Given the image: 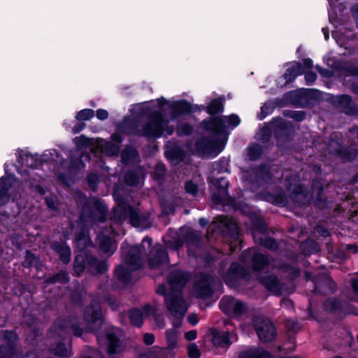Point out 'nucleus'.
<instances>
[{
	"instance_id": "1",
	"label": "nucleus",
	"mask_w": 358,
	"mask_h": 358,
	"mask_svg": "<svg viewBox=\"0 0 358 358\" xmlns=\"http://www.w3.org/2000/svg\"><path fill=\"white\" fill-rule=\"evenodd\" d=\"M164 123L162 113L160 111H154L148 115V120L141 129L140 122L136 119L129 120L126 125L134 135L148 139H156L162 137L164 134Z\"/></svg>"
},
{
	"instance_id": "2",
	"label": "nucleus",
	"mask_w": 358,
	"mask_h": 358,
	"mask_svg": "<svg viewBox=\"0 0 358 358\" xmlns=\"http://www.w3.org/2000/svg\"><path fill=\"white\" fill-rule=\"evenodd\" d=\"M250 278V271L238 262H232L222 277L225 285L230 288L239 286L241 280L248 281Z\"/></svg>"
},
{
	"instance_id": "3",
	"label": "nucleus",
	"mask_w": 358,
	"mask_h": 358,
	"mask_svg": "<svg viewBox=\"0 0 358 358\" xmlns=\"http://www.w3.org/2000/svg\"><path fill=\"white\" fill-rule=\"evenodd\" d=\"M148 244V248L152 245V238L148 236L144 237L141 244L131 245L124 255V262L131 271H137L143 266L142 252L145 250L144 244Z\"/></svg>"
},
{
	"instance_id": "4",
	"label": "nucleus",
	"mask_w": 358,
	"mask_h": 358,
	"mask_svg": "<svg viewBox=\"0 0 358 358\" xmlns=\"http://www.w3.org/2000/svg\"><path fill=\"white\" fill-rule=\"evenodd\" d=\"M224 116H210L203 119L200 123V127L210 136L227 140L228 131L224 120Z\"/></svg>"
},
{
	"instance_id": "5",
	"label": "nucleus",
	"mask_w": 358,
	"mask_h": 358,
	"mask_svg": "<svg viewBox=\"0 0 358 358\" xmlns=\"http://www.w3.org/2000/svg\"><path fill=\"white\" fill-rule=\"evenodd\" d=\"M252 324L259 341L264 343L273 341L277 336L276 328L271 320L263 317H255Z\"/></svg>"
},
{
	"instance_id": "6",
	"label": "nucleus",
	"mask_w": 358,
	"mask_h": 358,
	"mask_svg": "<svg viewBox=\"0 0 358 358\" xmlns=\"http://www.w3.org/2000/svg\"><path fill=\"white\" fill-rule=\"evenodd\" d=\"M83 318L93 330L99 331L103 323V316L100 301L98 299H92L86 306L83 313Z\"/></svg>"
},
{
	"instance_id": "7",
	"label": "nucleus",
	"mask_w": 358,
	"mask_h": 358,
	"mask_svg": "<svg viewBox=\"0 0 358 358\" xmlns=\"http://www.w3.org/2000/svg\"><path fill=\"white\" fill-rule=\"evenodd\" d=\"M164 302L167 310L173 318L177 319L178 315H180V317H184L187 312V307L185 306V300L182 296V292H169Z\"/></svg>"
},
{
	"instance_id": "8",
	"label": "nucleus",
	"mask_w": 358,
	"mask_h": 358,
	"mask_svg": "<svg viewBox=\"0 0 358 358\" xmlns=\"http://www.w3.org/2000/svg\"><path fill=\"white\" fill-rule=\"evenodd\" d=\"M327 101L334 107L341 109V112L345 115H358V106L353 101L352 96L349 94L331 95Z\"/></svg>"
},
{
	"instance_id": "9",
	"label": "nucleus",
	"mask_w": 358,
	"mask_h": 358,
	"mask_svg": "<svg viewBox=\"0 0 358 358\" xmlns=\"http://www.w3.org/2000/svg\"><path fill=\"white\" fill-rule=\"evenodd\" d=\"M269 124L273 127V135L278 145L292 141L293 137V129L291 125L285 122L280 117L273 118Z\"/></svg>"
},
{
	"instance_id": "10",
	"label": "nucleus",
	"mask_w": 358,
	"mask_h": 358,
	"mask_svg": "<svg viewBox=\"0 0 358 358\" xmlns=\"http://www.w3.org/2000/svg\"><path fill=\"white\" fill-rule=\"evenodd\" d=\"M313 292L315 294L328 295L337 290V285L331 277L325 273H320L313 276Z\"/></svg>"
},
{
	"instance_id": "11",
	"label": "nucleus",
	"mask_w": 358,
	"mask_h": 358,
	"mask_svg": "<svg viewBox=\"0 0 358 358\" xmlns=\"http://www.w3.org/2000/svg\"><path fill=\"white\" fill-rule=\"evenodd\" d=\"M148 255V265L150 269L160 268L169 262V256L166 248L160 244L150 247Z\"/></svg>"
},
{
	"instance_id": "12",
	"label": "nucleus",
	"mask_w": 358,
	"mask_h": 358,
	"mask_svg": "<svg viewBox=\"0 0 358 358\" xmlns=\"http://www.w3.org/2000/svg\"><path fill=\"white\" fill-rule=\"evenodd\" d=\"M214 282L215 278L211 273L201 272L194 286L197 296L201 299L210 298L214 293Z\"/></svg>"
},
{
	"instance_id": "13",
	"label": "nucleus",
	"mask_w": 358,
	"mask_h": 358,
	"mask_svg": "<svg viewBox=\"0 0 358 358\" xmlns=\"http://www.w3.org/2000/svg\"><path fill=\"white\" fill-rule=\"evenodd\" d=\"M242 259L245 262L248 261V259H250V267L254 272L264 271L270 264L268 257L266 255L253 251L250 248L242 252Z\"/></svg>"
},
{
	"instance_id": "14",
	"label": "nucleus",
	"mask_w": 358,
	"mask_h": 358,
	"mask_svg": "<svg viewBox=\"0 0 358 358\" xmlns=\"http://www.w3.org/2000/svg\"><path fill=\"white\" fill-rule=\"evenodd\" d=\"M208 182L215 189L212 195L213 200L217 203H223L224 197L228 195L229 181L224 177H212L208 178Z\"/></svg>"
},
{
	"instance_id": "15",
	"label": "nucleus",
	"mask_w": 358,
	"mask_h": 358,
	"mask_svg": "<svg viewBox=\"0 0 358 358\" xmlns=\"http://www.w3.org/2000/svg\"><path fill=\"white\" fill-rule=\"evenodd\" d=\"M57 327L64 332L71 331L73 336L80 337L83 329L80 327L78 318L75 315L60 317L57 319Z\"/></svg>"
},
{
	"instance_id": "16",
	"label": "nucleus",
	"mask_w": 358,
	"mask_h": 358,
	"mask_svg": "<svg viewBox=\"0 0 358 358\" xmlns=\"http://www.w3.org/2000/svg\"><path fill=\"white\" fill-rule=\"evenodd\" d=\"M189 278V273L180 269L171 271L167 275V282L171 286V290L176 292H182Z\"/></svg>"
},
{
	"instance_id": "17",
	"label": "nucleus",
	"mask_w": 358,
	"mask_h": 358,
	"mask_svg": "<svg viewBox=\"0 0 358 358\" xmlns=\"http://www.w3.org/2000/svg\"><path fill=\"white\" fill-rule=\"evenodd\" d=\"M85 213H88L89 216L96 218L101 222H105L106 220L108 208L101 199H96L92 206L89 203H85L83 208Z\"/></svg>"
},
{
	"instance_id": "18",
	"label": "nucleus",
	"mask_w": 358,
	"mask_h": 358,
	"mask_svg": "<svg viewBox=\"0 0 358 358\" xmlns=\"http://www.w3.org/2000/svg\"><path fill=\"white\" fill-rule=\"evenodd\" d=\"M117 205L113 209L112 220L117 224H122L128 218L132 206L123 197L116 199Z\"/></svg>"
},
{
	"instance_id": "19",
	"label": "nucleus",
	"mask_w": 358,
	"mask_h": 358,
	"mask_svg": "<svg viewBox=\"0 0 358 358\" xmlns=\"http://www.w3.org/2000/svg\"><path fill=\"white\" fill-rule=\"evenodd\" d=\"M348 304L336 297L330 296L322 303V309L328 313L348 314L350 313Z\"/></svg>"
},
{
	"instance_id": "20",
	"label": "nucleus",
	"mask_w": 358,
	"mask_h": 358,
	"mask_svg": "<svg viewBox=\"0 0 358 358\" xmlns=\"http://www.w3.org/2000/svg\"><path fill=\"white\" fill-rule=\"evenodd\" d=\"M208 334L213 345L217 348L228 349L232 344L229 331H220L215 327H211L208 330Z\"/></svg>"
},
{
	"instance_id": "21",
	"label": "nucleus",
	"mask_w": 358,
	"mask_h": 358,
	"mask_svg": "<svg viewBox=\"0 0 358 358\" xmlns=\"http://www.w3.org/2000/svg\"><path fill=\"white\" fill-rule=\"evenodd\" d=\"M289 198L295 206L299 207H306L310 205V197L306 188L301 184L294 187L289 194Z\"/></svg>"
},
{
	"instance_id": "22",
	"label": "nucleus",
	"mask_w": 358,
	"mask_h": 358,
	"mask_svg": "<svg viewBox=\"0 0 358 358\" xmlns=\"http://www.w3.org/2000/svg\"><path fill=\"white\" fill-rule=\"evenodd\" d=\"M260 196L264 201L275 206H285L287 203V196L283 189L280 187H276L274 192L262 190L260 192Z\"/></svg>"
},
{
	"instance_id": "23",
	"label": "nucleus",
	"mask_w": 358,
	"mask_h": 358,
	"mask_svg": "<svg viewBox=\"0 0 358 358\" xmlns=\"http://www.w3.org/2000/svg\"><path fill=\"white\" fill-rule=\"evenodd\" d=\"M50 248L59 256V261L65 265L70 263L71 259V250L66 241H53Z\"/></svg>"
},
{
	"instance_id": "24",
	"label": "nucleus",
	"mask_w": 358,
	"mask_h": 358,
	"mask_svg": "<svg viewBox=\"0 0 358 358\" xmlns=\"http://www.w3.org/2000/svg\"><path fill=\"white\" fill-rule=\"evenodd\" d=\"M15 176L6 174L0 178V207L6 205L10 199L9 190L13 186Z\"/></svg>"
},
{
	"instance_id": "25",
	"label": "nucleus",
	"mask_w": 358,
	"mask_h": 358,
	"mask_svg": "<svg viewBox=\"0 0 358 358\" xmlns=\"http://www.w3.org/2000/svg\"><path fill=\"white\" fill-rule=\"evenodd\" d=\"M108 265L106 260H100L90 252L87 264V272L96 275H102L107 273Z\"/></svg>"
},
{
	"instance_id": "26",
	"label": "nucleus",
	"mask_w": 358,
	"mask_h": 358,
	"mask_svg": "<svg viewBox=\"0 0 358 358\" xmlns=\"http://www.w3.org/2000/svg\"><path fill=\"white\" fill-rule=\"evenodd\" d=\"M172 119L191 114L192 104L186 99L174 101L169 104Z\"/></svg>"
},
{
	"instance_id": "27",
	"label": "nucleus",
	"mask_w": 358,
	"mask_h": 358,
	"mask_svg": "<svg viewBox=\"0 0 358 358\" xmlns=\"http://www.w3.org/2000/svg\"><path fill=\"white\" fill-rule=\"evenodd\" d=\"M90 250L80 252L76 255L73 263V270L74 275L80 276L85 271H87L88 259L90 255Z\"/></svg>"
},
{
	"instance_id": "28",
	"label": "nucleus",
	"mask_w": 358,
	"mask_h": 358,
	"mask_svg": "<svg viewBox=\"0 0 358 358\" xmlns=\"http://www.w3.org/2000/svg\"><path fill=\"white\" fill-rule=\"evenodd\" d=\"M255 178L257 184H270L272 181L273 175L269 167L264 163L260 164L254 170Z\"/></svg>"
},
{
	"instance_id": "29",
	"label": "nucleus",
	"mask_w": 358,
	"mask_h": 358,
	"mask_svg": "<svg viewBox=\"0 0 358 358\" xmlns=\"http://www.w3.org/2000/svg\"><path fill=\"white\" fill-rule=\"evenodd\" d=\"M259 281L268 292L278 295L280 294L281 285L276 275H262L259 277Z\"/></svg>"
},
{
	"instance_id": "30",
	"label": "nucleus",
	"mask_w": 358,
	"mask_h": 358,
	"mask_svg": "<svg viewBox=\"0 0 358 358\" xmlns=\"http://www.w3.org/2000/svg\"><path fill=\"white\" fill-rule=\"evenodd\" d=\"M338 148L335 149L334 154L345 162H352L355 160L358 155V151L356 148L351 146H342L338 142H336Z\"/></svg>"
},
{
	"instance_id": "31",
	"label": "nucleus",
	"mask_w": 358,
	"mask_h": 358,
	"mask_svg": "<svg viewBox=\"0 0 358 358\" xmlns=\"http://www.w3.org/2000/svg\"><path fill=\"white\" fill-rule=\"evenodd\" d=\"M224 96L213 99L206 106V112L210 116H216L217 114H221L224 110Z\"/></svg>"
},
{
	"instance_id": "32",
	"label": "nucleus",
	"mask_w": 358,
	"mask_h": 358,
	"mask_svg": "<svg viewBox=\"0 0 358 358\" xmlns=\"http://www.w3.org/2000/svg\"><path fill=\"white\" fill-rule=\"evenodd\" d=\"M304 73V68L300 62H294L292 65L288 67L282 77L285 80V84L292 83L297 76Z\"/></svg>"
},
{
	"instance_id": "33",
	"label": "nucleus",
	"mask_w": 358,
	"mask_h": 358,
	"mask_svg": "<svg viewBox=\"0 0 358 358\" xmlns=\"http://www.w3.org/2000/svg\"><path fill=\"white\" fill-rule=\"evenodd\" d=\"M106 338L108 342L107 352L108 355H115L121 352V341L115 333H107Z\"/></svg>"
},
{
	"instance_id": "34",
	"label": "nucleus",
	"mask_w": 358,
	"mask_h": 358,
	"mask_svg": "<svg viewBox=\"0 0 358 358\" xmlns=\"http://www.w3.org/2000/svg\"><path fill=\"white\" fill-rule=\"evenodd\" d=\"M92 243L91 238L87 235V231L84 228L80 229L75 233L76 247L80 251H86L87 246Z\"/></svg>"
},
{
	"instance_id": "35",
	"label": "nucleus",
	"mask_w": 358,
	"mask_h": 358,
	"mask_svg": "<svg viewBox=\"0 0 358 358\" xmlns=\"http://www.w3.org/2000/svg\"><path fill=\"white\" fill-rule=\"evenodd\" d=\"M164 154L166 159L173 162L178 163L185 157V150L178 145L168 148Z\"/></svg>"
},
{
	"instance_id": "36",
	"label": "nucleus",
	"mask_w": 358,
	"mask_h": 358,
	"mask_svg": "<svg viewBox=\"0 0 358 358\" xmlns=\"http://www.w3.org/2000/svg\"><path fill=\"white\" fill-rule=\"evenodd\" d=\"M238 358H273L271 352L263 348H250L241 351Z\"/></svg>"
},
{
	"instance_id": "37",
	"label": "nucleus",
	"mask_w": 358,
	"mask_h": 358,
	"mask_svg": "<svg viewBox=\"0 0 358 358\" xmlns=\"http://www.w3.org/2000/svg\"><path fill=\"white\" fill-rule=\"evenodd\" d=\"M283 101L276 99L274 101H268L261 107L260 113L258 114V119L263 120L267 115L271 114L276 107L282 106Z\"/></svg>"
},
{
	"instance_id": "38",
	"label": "nucleus",
	"mask_w": 358,
	"mask_h": 358,
	"mask_svg": "<svg viewBox=\"0 0 358 358\" xmlns=\"http://www.w3.org/2000/svg\"><path fill=\"white\" fill-rule=\"evenodd\" d=\"M137 158H139L137 149L130 145H126L121 152V162L124 164L133 163Z\"/></svg>"
},
{
	"instance_id": "39",
	"label": "nucleus",
	"mask_w": 358,
	"mask_h": 358,
	"mask_svg": "<svg viewBox=\"0 0 358 358\" xmlns=\"http://www.w3.org/2000/svg\"><path fill=\"white\" fill-rule=\"evenodd\" d=\"M71 278L67 271L61 270L54 275L46 277L44 280V283L46 285H55L56 283L65 285L69 282Z\"/></svg>"
},
{
	"instance_id": "40",
	"label": "nucleus",
	"mask_w": 358,
	"mask_h": 358,
	"mask_svg": "<svg viewBox=\"0 0 358 358\" xmlns=\"http://www.w3.org/2000/svg\"><path fill=\"white\" fill-rule=\"evenodd\" d=\"M223 234L224 236L229 237L232 241H237L240 236V229L238 224L232 220H227L224 224Z\"/></svg>"
},
{
	"instance_id": "41",
	"label": "nucleus",
	"mask_w": 358,
	"mask_h": 358,
	"mask_svg": "<svg viewBox=\"0 0 358 358\" xmlns=\"http://www.w3.org/2000/svg\"><path fill=\"white\" fill-rule=\"evenodd\" d=\"M22 266L25 268H30L31 267L38 268L41 266V259L30 250H26L24 259L22 262Z\"/></svg>"
},
{
	"instance_id": "42",
	"label": "nucleus",
	"mask_w": 358,
	"mask_h": 358,
	"mask_svg": "<svg viewBox=\"0 0 358 358\" xmlns=\"http://www.w3.org/2000/svg\"><path fill=\"white\" fill-rule=\"evenodd\" d=\"M2 339L6 343V346L10 350L17 351V342L19 336L14 330H4L2 332Z\"/></svg>"
},
{
	"instance_id": "43",
	"label": "nucleus",
	"mask_w": 358,
	"mask_h": 358,
	"mask_svg": "<svg viewBox=\"0 0 358 358\" xmlns=\"http://www.w3.org/2000/svg\"><path fill=\"white\" fill-rule=\"evenodd\" d=\"M217 141V138L214 140L210 136H203L196 141L195 145L199 152L206 153L210 152Z\"/></svg>"
},
{
	"instance_id": "44",
	"label": "nucleus",
	"mask_w": 358,
	"mask_h": 358,
	"mask_svg": "<svg viewBox=\"0 0 358 358\" xmlns=\"http://www.w3.org/2000/svg\"><path fill=\"white\" fill-rule=\"evenodd\" d=\"M131 270L122 265H118L114 270V275L122 283L129 284L131 279Z\"/></svg>"
},
{
	"instance_id": "45",
	"label": "nucleus",
	"mask_w": 358,
	"mask_h": 358,
	"mask_svg": "<svg viewBox=\"0 0 358 358\" xmlns=\"http://www.w3.org/2000/svg\"><path fill=\"white\" fill-rule=\"evenodd\" d=\"M130 323L136 327H141L143 324V313L138 308H131L128 311Z\"/></svg>"
},
{
	"instance_id": "46",
	"label": "nucleus",
	"mask_w": 358,
	"mask_h": 358,
	"mask_svg": "<svg viewBox=\"0 0 358 358\" xmlns=\"http://www.w3.org/2000/svg\"><path fill=\"white\" fill-rule=\"evenodd\" d=\"M263 152V146L257 143H254L248 147V159L252 162H255L260 159Z\"/></svg>"
},
{
	"instance_id": "47",
	"label": "nucleus",
	"mask_w": 358,
	"mask_h": 358,
	"mask_svg": "<svg viewBox=\"0 0 358 358\" xmlns=\"http://www.w3.org/2000/svg\"><path fill=\"white\" fill-rule=\"evenodd\" d=\"M236 299L232 296H224L219 302L220 309L227 316L230 315Z\"/></svg>"
},
{
	"instance_id": "48",
	"label": "nucleus",
	"mask_w": 358,
	"mask_h": 358,
	"mask_svg": "<svg viewBox=\"0 0 358 358\" xmlns=\"http://www.w3.org/2000/svg\"><path fill=\"white\" fill-rule=\"evenodd\" d=\"M113 239L109 236H103L99 239V249L104 254L111 256L115 250L112 249Z\"/></svg>"
},
{
	"instance_id": "49",
	"label": "nucleus",
	"mask_w": 358,
	"mask_h": 358,
	"mask_svg": "<svg viewBox=\"0 0 358 358\" xmlns=\"http://www.w3.org/2000/svg\"><path fill=\"white\" fill-rule=\"evenodd\" d=\"M18 161L31 168H35L41 164V162L31 153L20 155Z\"/></svg>"
},
{
	"instance_id": "50",
	"label": "nucleus",
	"mask_w": 358,
	"mask_h": 358,
	"mask_svg": "<svg viewBox=\"0 0 358 358\" xmlns=\"http://www.w3.org/2000/svg\"><path fill=\"white\" fill-rule=\"evenodd\" d=\"M230 160L226 157H222L218 161L213 164V169L217 173H230L229 171Z\"/></svg>"
},
{
	"instance_id": "51",
	"label": "nucleus",
	"mask_w": 358,
	"mask_h": 358,
	"mask_svg": "<svg viewBox=\"0 0 358 358\" xmlns=\"http://www.w3.org/2000/svg\"><path fill=\"white\" fill-rule=\"evenodd\" d=\"M280 268L282 271L289 273L291 278L294 279L298 278L301 274V268L296 264H291L285 262L280 265Z\"/></svg>"
},
{
	"instance_id": "52",
	"label": "nucleus",
	"mask_w": 358,
	"mask_h": 358,
	"mask_svg": "<svg viewBox=\"0 0 358 358\" xmlns=\"http://www.w3.org/2000/svg\"><path fill=\"white\" fill-rule=\"evenodd\" d=\"M167 348L173 350L177 347L178 331L174 329H167L166 331Z\"/></svg>"
},
{
	"instance_id": "53",
	"label": "nucleus",
	"mask_w": 358,
	"mask_h": 358,
	"mask_svg": "<svg viewBox=\"0 0 358 358\" xmlns=\"http://www.w3.org/2000/svg\"><path fill=\"white\" fill-rule=\"evenodd\" d=\"M128 218L131 226L138 227L144 220V217L141 215L139 210L132 206L131 211L129 213Z\"/></svg>"
},
{
	"instance_id": "54",
	"label": "nucleus",
	"mask_w": 358,
	"mask_h": 358,
	"mask_svg": "<svg viewBox=\"0 0 358 358\" xmlns=\"http://www.w3.org/2000/svg\"><path fill=\"white\" fill-rule=\"evenodd\" d=\"M246 312L247 307L245 306V303L241 301L236 300L229 317L238 318L242 316Z\"/></svg>"
},
{
	"instance_id": "55",
	"label": "nucleus",
	"mask_w": 358,
	"mask_h": 358,
	"mask_svg": "<svg viewBox=\"0 0 358 358\" xmlns=\"http://www.w3.org/2000/svg\"><path fill=\"white\" fill-rule=\"evenodd\" d=\"M193 131L194 127L187 122L179 124L176 127V134L179 137L190 136Z\"/></svg>"
},
{
	"instance_id": "56",
	"label": "nucleus",
	"mask_w": 358,
	"mask_h": 358,
	"mask_svg": "<svg viewBox=\"0 0 358 358\" xmlns=\"http://www.w3.org/2000/svg\"><path fill=\"white\" fill-rule=\"evenodd\" d=\"M252 229L255 231H257L259 234H266L268 233L267 224L261 217H257L255 218L252 220Z\"/></svg>"
},
{
	"instance_id": "57",
	"label": "nucleus",
	"mask_w": 358,
	"mask_h": 358,
	"mask_svg": "<svg viewBox=\"0 0 358 358\" xmlns=\"http://www.w3.org/2000/svg\"><path fill=\"white\" fill-rule=\"evenodd\" d=\"M124 182L129 186H136L139 182V176L134 170L128 171L124 176Z\"/></svg>"
},
{
	"instance_id": "58",
	"label": "nucleus",
	"mask_w": 358,
	"mask_h": 358,
	"mask_svg": "<svg viewBox=\"0 0 358 358\" xmlns=\"http://www.w3.org/2000/svg\"><path fill=\"white\" fill-rule=\"evenodd\" d=\"M103 151L107 156L113 157L119 154L120 146L113 142L108 141L104 145Z\"/></svg>"
},
{
	"instance_id": "59",
	"label": "nucleus",
	"mask_w": 358,
	"mask_h": 358,
	"mask_svg": "<svg viewBox=\"0 0 358 358\" xmlns=\"http://www.w3.org/2000/svg\"><path fill=\"white\" fill-rule=\"evenodd\" d=\"M284 115L299 122L305 120L306 113L303 110H287L284 111Z\"/></svg>"
},
{
	"instance_id": "60",
	"label": "nucleus",
	"mask_w": 358,
	"mask_h": 358,
	"mask_svg": "<svg viewBox=\"0 0 358 358\" xmlns=\"http://www.w3.org/2000/svg\"><path fill=\"white\" fill-rule=\"evenodd\" d=\"M340 69L346 76H358V65L354 64H345L341 66Z\"/></svg>"
},
{
	"instance_id": "61",
	"label": "nucleus",
	"mask_w": 358,
	"mask_h": 358,
	"mask_svg": "<svg viewBox=\"0 0 358 358\" xmlns=\"http://www.w3.org/2000/svg\"><path fill=\"white\" fill-rule=\"evenodd\" d=\"M94 115V110L91 108H85L78 111L76 115V119L78 121H87L90 120Z\"/></svg>"
},
{
	"instance_id": "62",
	"label": "nucleus",
	"mask_w": 358,
	"mask_h": 358,
	"mask_svg": "<svg viewBox=\"0 0 358 358\" xmlns=\"http://www.w3.org/2000/svg\"><path fill=\"white\" fill-rule=\"evenodd\" d=\"M260 245L266 249L275 250L278 249V243L275 239L271 236L260 238Z\"/></svg>"
},
{
	"instance_id": "63",
	"label": "nucleus",
	"mask_w": 358,
	"mask_h": 358,
	"mask_svg": "<svg viewBox=\"0 0 358 358\" xmlns=\"http://www.w3.org/2000/svg\"><path fill=\"white\" fill-rule=\"evenodd\" d=\"M185 192L191 196H195L199 192V186L192 180H189L185 182Z\"/></svg>"
},
{
	"instance_id": "64",
	"label": "nucleus",
	"mask_w": 358,
	"mask_h": 358,
	"mask_svg": "<svg viewBox=\"0 0 358 358\" xmlns=\"http://www.w3.org/2000/svg\"><path fill=\"white\" fill-rule=\"evenodd\" d=\"M315 205L317 208L321 210L325 209L327 207L328 200L324 192L316 194Z\"/></svg>"
}]
</instances>
